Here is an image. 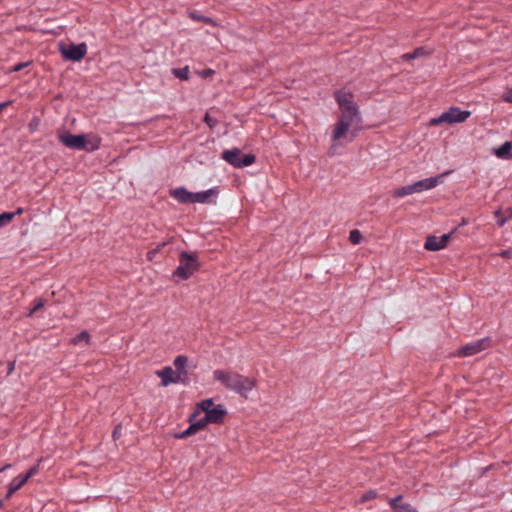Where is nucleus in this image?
<instances>
[{"label": "nucleus", "mask_w": 512, "mask_h": 512, "mask_svg": "<svg viewBox=\"0 0 512 512\" xmlns=\"http://www.w3.org/2000/svg\"><path fill=\"white\" fill-rule=\"evenodd\" d=\"M28 66V63H18L11 69L12 72H18L22 70L24 67Z\"/></svg>", "instance_id": "37"}, {"label": "nucleus", "mask_w": 512, "mask_h": 512, "mask_svg": "<svg viewBox=\"0 0 512 512\" xmlns=\"http://www.w3.org/2000/svg\"><path fill=\"white\" fill-rule=\"evenodd\" d=\"M443 175L422 179L413 183L414 193L435 188L441 181Z\"/></svg>", "instance_id": "12"}, {"label": "nucleus", "mask_w": 512, "mask_h": 512, "mask_svg": "<svg viewBox=\"0 0 512 512\" xmlns=\"http://www.w3.org/2000/svg\"><path fill=\"white\" fill-rule=\"evenodd\" d=\"M32 126H33V127H36V126H38V123H35V124L30 123V127H31V128H32Z\"/></svg>", "instance_id": "45"}, {"label": "nucleus", "mask_w": 512, "mask_h": 512, "mask_svg": "<svg viewBox=\"0 0 512 512\" xmlns=\"http://www.w3.org/2000/svg\"><path fill=\"white\" fill-rule=\"evenodd\" d=\"M82 341H85L86 344H89L90 343V334L88 333V331L84 330L82 332H80L78 335H76L72 342L74 344H79L80 342Z\"/></svg>", "instance_id": "21"}, {"label": "nucleus", "mask_w": 512, "mask_h": 512, "mask_svg": "<svg viewBox=\"0 0 512 512\" xmlns=\"http://www.w3.org/2000/svg\"><path fill=\"white\" fill-rule=\"evenodd\" d=\"M499 256L502 258H505V259H509L512 257V250H510V249L502 250L499 253Z\"/></svg>", "instance_id": "36"}, {"label": "nucleus", "mask_w": 512, "mask_h": 512, "mask_svg": "<svg viewBox=\"0 0 512 512\" xmlns=\"http://www.w3.org/2000/svg\"><path fill=\"white\" fill-rule=\"evenodd\" d=\"M203 120L210 129H214L219 123V121L216 118L212 117L208 112L204 115Z\"/></svg>", "instance_id": "25"}, {"label": "nucleus", "mask_w": 512, "mask_h": 512, "mask_svg": "<svg viewBox=\"0 0 512 512\" xmlns=\"http://www.w3.org/2000/svg\"><path fill=\"white\" fill-rule=\"evenodd\" d=\"M13 220V214H9V212H4L0 214V227L7 225Z\"/></svg>", "instance_id": "28"}, {"label": "nucleus", "mask_w": 512, "mask_h": 512, "mask_svg": "<svg viewBox=\"0 0 512 512\" xmlns=\"http://www.w3.org/2000/svg\"><path fill=\"white\" fill-rule=\"evenodd\" d=\"M491 346V339L489 337H485L466 345H463L457 351V356L460 357H469L473 356L483 350L488 349Z\"/></svg>", "instance_id": "9"}, {"label": "nucleus", "mask_w": 512, "mask_h": 512, "mask_svg": "<svg viewBox=\"0 0 512 512\" xmlns=\"http://www.w3.org/2000/svg\"><path fill=\"white\" fill-rule=\"evenodd\" d=\"M157 376L161 378V385L168 386L171 383H179L182 381L181 373L174 371L170 366H166L156 372Z\"/></svg>", "instance_id": "11"}, {"label": "nucleus", "mask_w": 512, "mask_h": 512, "mask_svg": "<svg viewBox=\"0 0 512 512\" xmlns=\"http://www.w3.org/2000/svg\"><path fill=\"white\" fill-rule=\"evenodd\" d=\"M471 112L468 110H461L459 107L452 106L447 111L443 112L438 117H434L430 119V126H437L442 123L454 124V123H462L469 116Z\"/></svg>", "instance_id": "6"}, {"label": "nucleus", "mask_w": 512, "mask_h": 512, "mask_svg": "<svg viewBox=\"0 0 512 512\" xmlns=\"http://www.w3.org/2000/svg\"><path fill=\"white\" fill-rule=\"evenodd\" d=\"M394 512H418L417 509L409 503H403L393 508Z\"/></svg>", "instance_id": "24"}, {"label": "nucleus", "mask_w": 512, "mask_h": 512, "mask_svg": "<svg viewBox=\"0 0 512 512\" xmlns=\"http://www.w3.org/2000/svg\"><path fill=\"white\" fill-rule=\"evenodd\" d=\"M424 248L429 251H439L442 249V245L439 243V238L436 236H428Z\"/></svg>", "instance_id": "17"}, {"label": "nucleus", "mask_w": 512, "mask_h": 512, "mask_svg": "<svg viewBox=\"0 0 512 512\" xmlns=\"http://www.w3.org/2000/svg\"><path fill=\"white\" fill-rule=\"evenodd\" d=\"M510 512H512V510Z\"/></svg>", "instance_id": "48"}, {"label": "nucleus", "mask_w": 512, "mask_h": 512, "mask_svg": "<svg viewBox=\"0 0 512 512\" xmlns=\"http://www.w3.org/2000/svg\"><path fill=\"white\" fill-rule=\"evenodd\" d=\"M205 73H206V74H212V73H213V71H212V70H207Z\"/></svg>", "instance_id": "47"}, {"label": "nucleus", "mask_w": 512, "mask_h": 512, "mask_svg": "<svg viewBox=\"0 0 512 512\" xmlns=\"http://www.w3.org/2000/svg\"><path fill=\"white\" fill-rule=\"evenodd\" d=\"M38 472V465L31 467L25 474H20L19 476L26 483L31 477H33Z\"/></svg>", "instance_id": "26"}, {"label": "nucleus", "mask_w": 512, "mask_h": 512, "mask_svg": "<svg viewBox=\"0 0 512 512\" xmlns=\"http://www.w3.org/2000/svg\"><path fill=\"white\" fill-rule=\"evenodd\" d=\"M26 483L23 481V479L18 475L15 478L11 480V482L8 485V491L5 495L6 499H10L12 495L21 489Z\"/></svg>", "instance_id": "15"}, {"label": "nucleus", "mask_w": 512, "mask_h": 512, "mask_svg": "<svg viewBox=\"0 0 512 512\" xmlns=\"http://www.w3.org/2000/svg\"><path fill=\"white\" fill-rule=\"evenodd\" d=\"M218 190L211 188L203 192L193 193L184 187H179L171 190L170 195L180 203H207L209 198L216 195Z\"/></svg>", "instance_id": "5"}, {"label": "nucleus", "mask_w": 512, "mask_h": 512, "mask_svg": "<svg viewBox=\"0 0 512 512\" xmlns=\"http://www.w3.org/2000/svg\"><path fill=\"white\" fill-rule=\"evenodd\" d=\"M188 421H189V423H190L189 427H188L186 430H184V431H182V432H180V433H176V434L174 435V437H175L176 439H185V438H188L189 436L194 435V434H195V433H197L198 431H200V430L204 429V426H203V424L200 422V420H196V419H195V420H193V421L191 420V415L189 416V420H188Z\"/></svg>", "instance_id": "13"}, {"label": "nucleus", "mask_w": 512, "mask_h": 512, "mask_svg": "<svg viewBox=\"0 0 512 512\" xmlns=\"http://www.w3.org/2000/svg\"><path fill=\"white\" fill-rule=\"evenodd\" d=\"M32 126H33V127H36V126H38V123H35V124L30 123V127H31V128H32Z\"/></svg>", "instance_id": "44"}, {"label": "nucleus", "mask_w": 512, "mask_h": 512, "mask_svg": "<svg viewBox=\"0 0 512 512\" xmlns=\"http://www.w3.org/2000/svg\"><path fill=\"white\" fill-rule=\"evenodd\" d=\"M172 73L179 78L180 80H187L189 78V70L188 67L184 68H174Z\"/></svg>", "instance_id": "20"}, {"label": "nucleus", "mask_w": 512, "mask_h": 512, "mask_svg": "<svg viewBox=\"0 0 512 512\" xmlns=\"http://www.w3.org/2000/svg\"><path fill=\"white\" fill-rule=\"evenodd\" d=\"M57 137L64 146L75 150L93 152L98 150L101 145V139L98 136L87 139L84 134L73 135L67 130L58 131Z\"/></svg>", "instance_id": "3"}, {"label": "nucleus", "mask_w": 512, "mask_h": 512, "mask_svg": "<svg viewBox=\"0 0 512 512\" xmlns=\"http://www.w3.org/2000/svg\"><path fill=\"white\" fill-rule=\"evenodd\" d=\"M222 159L235 168H243L252 165L256 161L253 154L243 155L239 148L224 150L222 152Z\"/></svg>", "instance_id": "7"}, {"label": "nucleus", "mask_w": 512, "mask_h": 512, "mask_svg": "<svg viewBox=\"0 0 512 512\" xmlns=\"http://www.w3.org/2000/svg\"><path fill=\"white\" fill-rule=\"evenodd\" d=\"M402 59L405 60V61H410V60H412L414 58L412 57V53H405V54L402 55Z\"/></svg>", "instance_id": "41"}, {"label": "nucleus", "mask_w": 512, "mask_h": 512, "mask_svg": "<svg viewBox=\"0 0 512 512\" xmlns=\"http://www.w3.org/2000/svg\"><path fill=\"white\" fill-rule=\"evenodd\" d=\"M188 358L184 355H179L174 359V366L178 373H181L182 370H186L185 367L187 365Z\"/></svg>", "instance_id": "19"}, {"label": "nucleus", "mask_w": 512, "mask_h": 512, "mask_svg": "<svg viewBox=\"0 0 512 512\" xmlns=\"http://www.w3.org/2000/svg\"><path fill=\"white\" fill-rule=\"evenodd\" d=\"M402 499H403V495H402V494H399V495H397L396 497L388 498V499H387V502H388V504H389L392 508H394V507H398V505H402V504H403Z\"/></svg>", "instance_id": "27"}, {"label": "nucleus", "mask_w": 512, "mask_h": 512, "mask_svg": "<svg viewBox=\"0 0 512 512\" xmlns=\"http://www.w3.org/2000/svg\"><path fill=\"white\" fill-rule=\"evenodd\" d=\"M411 53H412V57L415 59V58L423 56L426 53V51L423 47H418Z\"/></svg>", "instance_id": "34"}, {"label": "nucleus", "mask_w": 512, "mask_h": 512, "mask_svg": "<svg viewBox=\"0 0 512 512\" xmlns=\"http://www.w3.org/2000/svg\"><path fill=\"white\" fill-rule=\"evenodd\" d=\"M199 267L198 254L183 251L179 255V265L172 276L176 282L184 281L198 271Z\"/></svg>", "instance_id": "4"}, {"label": "nucleus", "mask_w": 512, "mask_h": 512, "mask_svg": "<svg viewBox=\"0 0 512 512\" xmlns=\"http://www.w3.org/2000/svg\"><path fill=\"white\" fill-rule=\"evenodd\" d=\"M121 430V425H117L113 431V438L116 439L118 437L119 431Z\"/></svg>", "instance_id": "42"}, {"label": "nucleus", "mask_w": 512, "mask_h": 512, "mask_svg": "<svg viewBox=\"0 0 512 512\" xmlns=\"http://www.w3.org/2000/svg\"><path fill=\"white\" fill-rule=\"evenodd\" d=\"M227 414L226 409L223 405L218 404L213 407L211 410L206 411V415L204 418L200 419V422L203 424L204 428L208 423L213 424H222L225 420V416Z\"/></svg>", "instance_id": "10"}, {"label": "nucleus", "mask_w": 512, "mask_h": 512, "mask_svg": "<svg viewBox=\"0 0 512 512\" xmlns=\"http://www.w3.org/2000/svg\"><path fill=\"white\" fill-rule=\"evenodd\" d=\"M14 367H15V363L10 362L9 366H8V374H10L14 370Z\"/></svg>", "instance_id": "43"}, {"label": "nucleus", "mask_w": 512, "mask_h": 512, "mask_svg": "<svg viewBox=\"0 0 512 512\" xmlns=\"http://www.w3.org/2000/svg\"><path fill=\"white\" fill-rule=\"evenodd\" d=\"M172 241V238L168 239L167 241H163L159 244L156 245V247L154 248V250L157 252V253H160L163 251V249Z\"/></svg>", "instance_id": "32"}, {"label": "nucleus", "mask_w": 512, "mask_h": 512, "mask_svg": "<svg viewBox=\"0 0 512 512\" xmlns=\"http://www.w3.org/2000/svg\"><path fill=\"white\" fill-rule=\"evenodd\" d=\"M24 212V209L22 207L17 208L15 212H9V214H13V218L17 215H22Z\"/></svg>", "instance_id": "39"}, {"label": "nucleus", "mask_w": 512, "mask_h": 512, "mask_svg": "<svg viewBox=\"0 0 512 512\" xmlns=\"http://www.w3.org/2000/svg\"><path fill=\"white\" fill-rule=\"evenodd\" d=\"M502 99L507 103H512V87L502 95Z\"/></svg>", "instance_id": "35"}, {"label": "nucleus", "mask_w": 512, "mask_h": 512, "mask_svg": "<svg viewBox=\"0 0 512 512\" xmlns=\"http://www.w3.org/2000/svg\"><path fill=\"white\" fill-rule=\"evenodd\" d=\"M44 305H45L44 300H42V299H36V300L34 301V307H33V309L30 311L29 316L33 315L36 311H38L39 309L43 308V307H44Z\"/></svg>", "instance_id": "29"}, {"label": "nucleus", "mask_w": 512, "mask_h": 512, "mask_svg": "<svg viewBox=\"0 0 512 512\" xmlns=\"http://www.w3.org/2000/svg\"><path fill=\"white\" fill-rule=\"evenodd\" d=\"M411 194H414L413 184L402 186L400 188L395 189L392 192V196L395 198H401V197H404L406 195H411Z\"/></svg>", "instance_id": "18"}, {"label": "nucleus", "mask_w": 512, "mask_h": 512, "mask_svg": "<svg viewBox=\"0 0 512 512\" xmlns=\"http://www.w3.org/2000/svg\"><path fill=\"white\" fill-rule=\"evenodd\" d=\"M214 402L212 398L204 399L201 402L197 403L194 412L191 414V420H195L201 412H205L211 410L213 408Z\"/></svg>", "instance_id": "14"}, {"label": "nucleus", "mask_w": 512, "mask_h": 512, "mask_svg": "<svg viewBox=\"0 0 512 512\" xmlns=\"http://www.w3.org/2000/svg\"><path fill=\"white\" fill-rule=\"evenodd\" d=\"M190 16L198 21H202L204 23H207V24H212L213 23V20L209 17H206V16H198L196 15L195 13H191Z\"/></svg>", "instance_id": "31"}, {"label": "nucleus", "mask_w": 512, "mask_h": 512, "mask_svg": "<svg viewBox=\"0 0 512 512\" xmlns=\"http://www.w3.org/2000/svg\"><path fill=\"white\" fill-rule=\"evenodd\" d=\"M452 233H453V231L450 233H447V234H443L441 237H438L439 243L442 245V249L447 246V243H448L449 239L451 238Z\"/></svg>", "instance_id": "30"}, {"label": "nucleus", "mask_w": 512, "mask_h": 512, "mask_svg": "<svg viewBox=\"0 0 512 512\" xmlns=\"http://www.w3.org/2000/svg\"><path fill=\"white\" fill-rule=\"evenodd\" d=\"M32 126H33V127H36V126H38V123H35V124L30 123V127H31V128H32Z\"/></svg>", "instance_id": "46"}, {"label": "nucleus", "mask_w": 512, "mask_h": 512, "mask_svg": "<svg viewBox=\"0 0 512 512\" xmlns=\"http://www.w3.org/2000/svg\"><path fill=\"white\" fill-rule=\"evenodd\" d=\"M362 233L358 229H354L349 234V241L352 244H359L362 241Z\"/></svg>", "instance_id": "23"}, {"label": "nucleus", "mask_w": 512, "mask_h": 512, "mask_svg": "<svg viewBox=\"0 0 512 512\" xmlns=\"http://www.w3.org/2000/svg\"><path fill=\"white\" fill-rule=\"evenodd\" d=\"M156 254H157V252L154 250V248L149 250L147 252V259L148 260H153L155 258V256H156Z\"/></svg>", "instance_id": "38"}, {"label": "nucleus", "mask_w": 512, "mask_h": 512, "mask_svg": "<svg viewBox=\"0 0 512 512\" xmlns=\"http://www.w3.org/2000/svg\"><path fill=\"white\" fill-rule=\"evenodd\" d=\"M187 378H188V372H187V370H182V371H181V379H182V381H181V382L185 383V382H186V380H187Z\"/></svg>", "instance_id": "40"}, {"label": "nucleus", "mask_w": 512, "mask_h": 512, "mask_svg": "<svg viewBox=\"0 0 512 512\" xmlns=\"http://www.w3.org/2000/svg\"><path fill=\"white\" fill-rule=\"evenodd\" d=\"M512 143L510 141L504 142L500 147L494 149V153L499 158H511L512 157Z\"/></svg>", "instance_id": "16"}, {"label": "nucleus", "mask_w": 512, "mask_h": 512, "mask_svg": "<svg viewBox=\"0 0 512 512\" xmlns=\"http://www.w3.org/2000/svg\"><path fill=\"white\" fill-rule=\"evenodd\" d=\"M59 50L65 60L74 62L80 61L87 54V46L85 43L77 45L73 43L69 45L61 44Z\"/></svg>", "instance_id": "8"}, {"label": "nucleus", "mask_w": 512, "mask_h": 512, "mask_svg": "<svg viewBox=\"0 0 512 512\" xmlns=\"http://www.w3.org/2000/svg\"><path fill=\"white\" fill-rule=\"evenodd\" d=\"M500 215H501L500 210L495 211V216L498 217L496 223L499 227H503L505 225V223L507 222V218H501Z\"/></svg>", "instance_id": "33"}, {"label": "nucleus", "mask_w": 512, "mask_h": 512, "mask_svg": "<svg viewBox=\"0 0 512 512\" xmlns=\"http://www.w3.org/2000/svg\"><path fill=\"white\" fill-rule=\"evenodd\" d=\"M377 496H378L377 491L375 489H370V490L366 491L365 493H363V495L359 499V503H365L367 501L373 500V499L377 498Z\"/></svg>", "instance_id": "22"}, {"label": "nucleus", "mask_w": 512, "mask_h": 512, "mask_svg": "<svg viewBox=\"0 0 512 512\" xmlns=\"http://www.w3.org/2000/svg\"><path fill=\"white\" fill-rule=\"evenodd\" d=\"M215 381L220 382L226 389L247 397L256 387V379L244 376L238 372L217 369L213 372Z\"/></svg>", "instance_id": "2"}, {"label": "nucleus", "mask_w": 512, "mask_h": 512, "mask_svg": "<svg viewBox=\"0 0 512 512\" xmlns=\"http://www.w3.org/2000/svg\"><path fill=\"white\" fill-rule=\"evenodd\" d=\"M351 93L344 91L335 92V99L342 109V114L332 132V140L337 141L342 138L354 124L360 122L358 108L352 100Z\"/></svg>", "instance_id": "1"}]
</instances>
